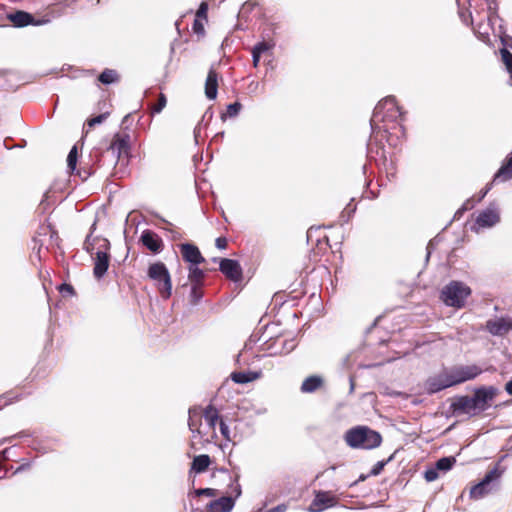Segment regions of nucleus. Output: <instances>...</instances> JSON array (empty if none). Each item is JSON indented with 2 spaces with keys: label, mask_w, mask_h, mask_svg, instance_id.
Here are the masks:
<instances>
[{
  "label": "nucleus",
  "mask_w": 512,
  "mask_h": 512,
  "mask_svg": "<svg viewBox=\"0 0 512 512\" xmlns=\"http://www.w3.org/2000/svg\"><path fill=\"white\" fill-rule=\"evenodd\" d=\"M382 153H385L384 146L381 147Z\"/></svg>",
  "instance_id": "obj_58"
},
{
  "label": "nucleus",
  "mask_w": 512,
  "mask_h": 512,
  "mask_svg": "<svg viewBox=\"0 0 512 512\" xmlns=\"http://www.w3.org/2000/svg\"><path fill=\"white\" fill-rule=\"evenodd\" d=\"M344 440L350 448L372 450L381 445L382 436L368 426L359 425L348 429L344 434Z\"/></svg>",
  "instance_id": "obj_3"
},
{
  "label": "nucleus",
  "mask_w": 512,
  "mask_h": 512,
  "mask_svg": "<svg viewBox=\"0 0 512 512\" xmlns=\"http://www.w3.org/2000/svg\"><path fill=\"white\" fill-rule=\"evenodd\" d=\"M219 269L227 278L234 282L240 281L242 278V268L237 260L221 259Z\"/></svg>",
  "instance_id": "obj_13"
},
{
  "label": "nucleus",
  "mask_w": 512,
  "mask_h": 512,
  "mask_svg": "<svg viewBox=\"0 0 512 512\" xmlns=\"http://www.w3.org/2000/svg\"><path fill=\"white\" fill-rule=\"evenodd\" d=\"M251 54H252V62H253V66L256 68V67H258V65H259L261 55H259V54H257V53H254V52H252V51H251Z\"/></svg>",
  "instance_id": "obj_46"
},
{
  "label": "nucleus",
  "mask_w": 512,
  "mask_h": 512,
  "mask_svg": "<svg viewBox=\"0 0 512 512\" xmlns=\"http://www.w3.org/2000/svg\"><path fill=\"white\" fill-rule=\"evenodd\" d=\"M453 414H465L469 417H474L475 412L473 410L470 396H459L450 405Z\"/></svg>",
  "instance_id": "obj_19"
},
{
  "label": "nucleus",
  "mask_w": 512,
  "mask_h": 512,
  "mask_svg": "<svg viewBox=\"0 0 512 512\" xmlns=\"http://www.w3.org/2000/svg\"><path fill=\"white\" fill-rule=\"evenodd\" d=\"M9 19L15 27H25L28 25L39 26L48 22V20H35L33 15L25 11H16L9 15Z\"/></svg>",
  "instance_id": "obj_15"
},
{
  "label": "nucleus",
  "mask_w": 512,
  "mask_h": 512,
  "mask_svg": "<svg viewBox=\"0 0 512 512\" xmlns=\"http://www.w3.org/2000/svg\"><path fill=\"white\" fill-rule=\"evenodd\" d=\"M109 245V242L104 240L103 246L105 247V250L97 251L94 257L93 275L98 280L106 274L109 268L110 255L107 251L109 249Z\"/></svg>",
  "instance_id": "obj_12"
},
{
  "label": "nucleus",
  "mask_w": 512,
  "mask_h": 512,
  "mask_svg": "<svg viewBox=\"0 0 512 512\" xmlns=\"http://www.w3.org/2000/svg\"><path fill=\"white\" fill-rule=\"evenodd\" d=\"M498 394V389L494 386H480L475 388L473 395L470 396L471 404L475 415L489 409Z\"/></svg>",
  "instance_id": "obj_7"
},
{
  "label": "nucleus",
  "mask_w": 512,
  "mask_h": 512,
  "mask_svg": "<svg viewBox=\"0 0 512 512\" xmlns=\"http://www.w3.org/2000/svg\"><path fill=\"white\" fill-rule=\"evenodd\" d=\"M90 238H91V236L88 235L85 240V249L87 252L92 253V250L94 249V247H93V244L90 243Z\"/></svg>",
  "instance_id": "obj_47"
},
{
  "label": "nucleus",
  "mask_w": 512,
  "mask_h": 512,
  "mask_svg": "<svg viewBox=\"0 0 512 512\" xmlns=\"http://www.w3.org/2000/svg\"><path fill=\"white\" fill-rule=\"evenodd\" d=\"M461 21L472 26L474 34L483 42L489 40L496 19L498 5L496 0H456Z\"/></svg>",
  "instance_id": "obj_2"
},
{
  "label": "nucleus",
  "mask_w": 512,
  "mask_h": 512,
  "mask_svg": "<svg viewBox=\"0 0 512 512\" xmlns=\"http://www.w3.org/2000/svg\"><path fill=\"white\" fill-rule=\"evenodd\" d=\"M130 136L127 134H116L110 144L109 149L113 153H117L118 157L127 154L130 148Z\"/></svg>",
  "instance_id": "obj_20"
},
{
  "label": "nucleus",
  "mask_w": 512,
  "mask_h": 512,
  "mask_svg": "<svg viewBox=\"0 0 512 512\" xmlns=\"http://www.w3.org/2000/svg\"><path fill=\"white\" fill-rule=\"evenodd\" d=\"M210 462V457L206 454L195 456L192 461V470L196 473H202L207 470Z\"/></svg>",
  "instance_id": "obj_28"
},
{
  "label": "nucleus",
  "mask_w": 512,
  "mask_h": 512,
  "mask_svg": "<svg viewBox=\"0 0 512 512\" xmlns=\"http://www.w3.org/2000/svg\"><path fill=\"white\" fill-rule=\"evenodd\" d=\"M483 373V369L476 365H456L449 369L454 386L476 379Z\"/></svg>",
  "instance_id": "obj_8"
},
{
  "label": "nucleus",
  "mask_w": 512,
  "mask_h": 512,
  "mask_svg": "<svg viewBox=\"0 0 512 512\" xmlns=\"http://www.w3.org/2000/svg\"><path fill=\"white\" fill-rule=\"evenodd\" d=\"M438 476V469H436V466L434 468L427 469L424 473V477L427 482L435 481Z\"/></svg>",
  "instance_id": "obj_38"
},
{
  "label": "nucleus",
  "mask_w": 512,
  "mask_h": 512,
  "mask_svg": "<svg viewBox=\"0 0 512 512\" xmlns=\"http://www.w3.org/2000/svg\"><path fill=\"white\" fill-rule=\"evenodd\" d=\"M199 264L189 266L188 279L191 284H203L205 273L198 267Z\"/></svg>",
  "instance_id": "obj_29"
},
{
  "label": "nucleus",
  "mask_w": 512,
  "mask_h": 512,
  "mask_svg": "<svg viewBox=\"0 0 512 512\" xmlns=\"http://www.w3.org/2000/svg\"><path fill=\"white\" fill-rule=\"evenodd\" d=\"M424 386L426 392L430 395L454 386V384L452 383L451 376L449 374V369H445L441 373L429 377L425 381Z\"/></svg>",
  "instance_id": "obj_10"
},
{
  "label": "nucleus",
  "mask_w": 512,
  "mask_h": 512,
  "mask_svg": "<svg viewBox=\"0 0 512 512\" xmlns=\"http://www.w3.org/2000/svg\"><path fill=\"white\" fill-rule=\"evenodd\" d=\"M147 276L154 281L161 297L167 300L172 295V281L168 268L163 262H154L149 265Z\"/></svg>",
  "instance_id": "obj_6"
},
{
  "label": "nucleus",
  "mask_w": 512,
  "mask_h": 512,
  "mask_svg": "<svg viewBox=\"0 0 512 512\" xmlns=\"http://www.w3.org/2000/svg\"><path fill=\"white\" fill-rule=\"evenodd\" d=\"M166 103H167L166 96L163 93H161L159 95L158 102L152 107V113L153 114L160 113L166 106Z\"/></svg>",
  "instance_id": "obj_37"
},
{
  "label": "nucleus",
  "mask_w": 512,
  "mask_h": 512,
  "mask_svg": "<svg viewBox=\"0 0 512 512\" xmlns=\"http://www.w3.org/2000/svg\"><path fill=\"white\" fill-rule=\"evenodd\" d=\"M272 47H273V45H271L265 41H262V42H258L257 44H255L253 46L252 52L262 55L263 53L272 49Z\"/></svg>",
  "instance_id": "obj_35"
},
{
  "label": "nucleus",
  "mask_w": 512,
  "mask_h": 512,
  "mask_svg": "<svg viewBox=\"0 0 512 512\" xmlns=\"http://www.w3.org/2000/svg\"><path fill=\"white\" fill-rule=\"evenodd\" d=\"M180 250L184 261L190 263V265L201 264L205 262L200 250L197 246L190 243H184L180 245Z\"/></svg>",
  "instance_id": "obj_18"
},
{
  "label": "nucleus",
  "mask_w": 512,
  "mask_h": 512,
  "mask_svg": "<svg viewBox=\"0 0 512 512\" xmlns=\"http://www.w3.org/2000/svg\"><path fill=\"white\" fill-rule=\"evenodd\" d=\"M501 44V60L505 66L506 72L509 74L510 80H512V53L509 50L512 48V38L508 35L501 36Z\"/></svg>",
  "instance_id": "obj_17"
},
{
  "label": "nucleus",
  "mask_w": 512,
  "mask_h": 512,
  "mask_svg": "<svg viewBox=\"0 0 512 512\" xmlns=\"http://www.w3.org/2000/svg\"><path fill=\"white\" fill-rule=\"evenodd\" d=\"M77 159H78L77 147L73 146L67 156V167L71 171H74L76 169Z\"/></svg>",
  "instance_id": "obj_33"
},
{
  "label": "nucleus",
  "mask_w": 512,
  "mask_h": 512,
  "mask_svg": "<svg viewBox=\"0 0 512 512\" xmlns=\"http://www.w3.org/2000/svg\"><path fill=\"white\" fill-rule=\"evenodd\" d=\"M255 3H252V2H245L243 5H242V8L240 10V14L242 13H245L246 11H250L253 7H254Z\"/></svg>",
  "instance_id": "obj_45"
},
{
  "label": "nucleus",
  "mask_w": 512,
  "mask_h": 512,
  "mask_svg": "<svg viewBox=\"0 0 512 512\" xmlns=\"http://www.w3.org/2000/svg\"><path fill=\"white\" fill-rule=\"evenodd\" d=\"M323 385V379L318 375H311L304 379L300 390L302 393H313Z\"/></svg>",
  "instance_id": "obj_23"
},
{
  "label": "nucleus",
  "mask_w": 512,
  "mask_h": 512,
  "mask_svg": "<svg viewBox=\"0 0 512 512\" xmlns=\"http://www.w3.org/2000/svg\"><path fill=\"white\" fill-rule=\"evenodd\" d=\"M470 202H471V201H470V200H468V201H467V203H466V204H465L461 209H459V210L456 212V215H457V214L462 213L463 211H465V210H467V209H469L468 204H469Z\"/></svg>",
  "instance_id": "obj_55"
},
{
  "label": "nucleus",
  "mask_w": 512,
  "mask_h": 512,
  "mask_svg": "<svg viewBox=\"0 0 512 512\" xmlns=\"http://www.w3.org/2000/svg\"><path fill=\"white\" fill-rule=\"evenodd\" d=\"M505 390L509 395H512V379L506 383Z\"/></svg>",
  "instance_id": "obj_53"
},
{
  "label": "nucleus",
  "mask_w": 512,
  "mask_h": 512,
  "mask_svg": "<svg viewBox=\"0 0 512 512\" xmlns=\"http://www.w3.org/2000/svg\"><path fill=\"white\" fill-rule=\"evenodd\" d=\"M218 78L215 70L210 69L205 83V95L208 99L214 100L217 96Z\"/></svg>",
  "instance_id": "obj_22"
},
{
  "label": "nucleus",
  "mask_w": 512,
  "mask_h": 512,
  "mask_svg": "<svg viewBox=\"0 0 512 512\" xmlns=\"http://www.w3.org/2000/svg\"><path fill=\"white\" fill-rule=\"evenodd\" d=\"M456 463V459L453 456L442 457L436 461L435 466L439 471L447 472L452 469L453 465Z\"/></svg>",
  "instance_id": "obj_31"
},
{
  "label": "nucleus",
  "mask_w": 512,
  "mask_h": 512,
  "mask_svg": "<svg viewBox=\"0 0 512 512\" xmlns=\"http://www.w3.org/2000/svg\"><path fill=\"white\" fill-rule=\"evenodd\" d=\"M196 495L198 496H208V497H214L216 496V490L212 488H200L195 491Z\"/></svg>",
  "instance_id": "obj_40"
},
{
  "label": "nucleus",
  "mask_w": 512,
  "mask_h": 512,
  "mask_svg": "<svg viewBox=\"0 0 512 512\" xmlns=\"http://www.w3.org/2000/svg\"><path fill=\"white\" fill-rule=\"evenodd\" d=\"M486 330L493 336H503L512 330V320L503 317L488 320Z\"/></svg>",
  "instance_id": "obj_14"
},
{
  "label": "nucleus",
  "mask_w": 512,
  "mask_h": 512,
  "mask_svg": "<svg viewBox=\"0 0 512 512\" xmlns=\"http://www.w3.org/2000/svg\"><path fill=\"white\" fill-rule=\"evenodd\" d=\"M512 178V156L501 165L493 177V182H506Z\"/></svg>",
  "instance_id": "obj_24"
},
{
  "label": "nucleus",
  "mask_w": 512,
  "mask_h": 512,
  "mask_svg": "<svg viewBox=\"0 0 512 512\" xmlns=\"http://www.w3.org/2000/svg\"><path fill=\"white\" fill-rule=\"evenodd\" d=\"M426 249H427L426 261H428V260H429L430 255H431V252H432V250L434 249V243H433V241H430V242L428 243V245H427V248H426Z\"/></svg>",
  "instance_id": "obj_50"
},
{
  "label": "nucleus",
  "mask_w": 512,
  "mask_h": 512,
  "mask_svg": "<svg viewBox=\"0 0 512 512\" xmlns=\"http://www.w3.org/2000/svg\"><path fill=\"white\" fill-rule=\"evenodd\" d=\"M219 427H220V433L221 435L227 440V441H231V437H230V430H229V427L228 425L222 420L220 419L219 421Z\"/></svg>",
  "instance_id": "obj_39"
},
{
  "label": "nucleus",
  "mask_w": 512,
  "mask_h": 512,
  "mask_svg": "<svg viewBox=\"0 0 512 512\" xmlns=\"http://www.w3.org/2000/svg\"><path fill=\"white\" fill-rule=\"evenodd\" d=\"M31 467V463L30 462H26V463H23L22 465H20L17 469H16V473L17 472H21V471H24L26 469H29Z\"/></svg>",
  "instance_id": "obj_51"
},
{
  "label": "nucleus",
  "mask_w": 512,
  "mask_h": 512,
  "mask_svg": "<svg viewBox=\"0 0 512 512\" xmlns=\"http://www.w3.org/2000/svg\"><path fill=\"white\" fill-rule=\"evenodd\" d=\"M234 499L224 496L216 500H212L207 508L210 512H230L234 507Z\"/></svg>",
  "instance_id": "obj_21"
},
{
  "label": "nucleus",
  "mask_w": 512,
  "mask_h": 512,
  "mask_svg": "<svg viewBox=\"0 0 512 512\" xmlns=\"http://www.w3.org/2000/svg\"><path fill=\"white\" fill-rule=\"evenodd\" d=\"M260 372H233L231 374V379L238 384H246L252 382L260 377Z\"/></svg>",
  "instance_id": "obj_26"
},
{
  "label": "nucleus",
  "mask_w": 512,
  "mask_h": 512,
  "mask_svg": "<svg viewBox=\"0 0 512 512\" xmlns=\"http://www.w3.org/2000/svg\"><path fill=\"white\" fill-rule=\"evenodd\" d=\"M394 458V454H392L388 459L386 460H382V461H378L372 468L371 470V474L372 475H378L381 473V471L383 470V468L385 467L386 464H388L390 461H392Z\"/></svg>",
  "instance_id": "obj_36"
},
{
  "label": "nucleus",
  "mask_w": 512,
  "mask_h": 512,
  "mask_svg": "<svg viewBox=\"0 0 512 512\" xmlns=\"http://www.w3.org/2000/svg\"><path fill=\"white\" fill-rule=\"evenodd\" d=\"M264 412H265V410H263V411L259 410L257 413L260 414V413H264Z\"/></svg>",
  "instance_id": "obj_59"
},
{
  "label": "nucleus",
  "mask_w": 512,
  "mask_h": 512,
  "mask_svg": "<svg viewBox=\"0 0 512 512\" xmlns=\"http://www.w3.org/2000/svg\"><path fill=\"white\" fill-rule=\"evenodd\" d=\"M59 291L63 296L74 295V288L70 284L63 283L59 287Z\"/></svg>",
  "instance_id": "obj_41"
},
{
  "label": "nucleus",
  "mask_w": 512,
  "mask_h": 512,
  "mask_svg": "<svg viewBox=\"0 0 512 512\" xmlns=\"http://www.w3.org/2000/svg\"><path fill=\"white\" fill-rule=\"evenodd\" d=\"M354 380L352 378H350V393H352L354 391Z\"/></svg>",
  "instance_id": "obj_56"
},
{
  "label": "nucleus",
  "mask_w": 512,
  "mask_h": 512,
  "mask_svg": "<svg viewBox=\"0 0 512 512\" xmlns=\"http://www.w3.org/2000/svg\"><path fill=\"white\" fill-rule=\"evenodd\" d=\"M242 108V105L239 102L231 103L227 106L226 113L222 115V119H225V117H236L240 110Z\"/></svg>",
  "instance_id": "obj_34"
},
{
  "label": "nucleus",
  "mask_w": 512,
  "mask_h": 512,
  "mask_svg": "<svg viewBox=\"0 0 512 512\" xmlns=\"http://www.w3.org/2000/svg\"><path fill=\"white\" fill-rule=\"evenodd\" d=\"M234 492H235V497H239L241 495V486L240 484L238 483V479L236 478L235 479V486H234Z\"/></svg>",
  "instance_id": "obj_49"
},
{
  "label": "nucleus",
  "mask_w": 512,
  "mask_h": 512,
  "mask_svg": "<svg viewBox=\"0 0 512 512\" xmlns=\"http://www.w3.org/2000/svg\"><path fill=\"white\" fill-rule=\"evenodd\" d=\"M208 4L206 2H202L196 12V16L198 18H207Z\"/></svg>",
  "instance_id": "obj_43"
},
{
  "label": "nucleus",
  "mask_w": 512,
  "mask_h": 512,
  "mask_svg": "<svg viewBox=\"0 0 512 512\" xmlns=\"http://www.w3.org/2000/svg\"><path fill=\"white\" fill-rule=\"evenodd\" d=\"M203 417L208 424V426L214 430L218 421H220V416L218 410L213 405H208L203 411Z\"/></svg>",
  "instance_id": "obj_27"
},
{
  "label": "nucleus",
  "mask_w": 512,
  "mask_h": 512,
  "mask_svg": "<svg viewBox=\"0 0 512 512\" xmlns=\"http://www.w3.org/2000/svg\"><path fill=\"white\" fill-rule=\"evenodd\" d=\"M337 497L331 491H315L314 499L308 507L309 512H322L328 508L336 506Z\"/></svg>",
  "instance_id": "obj_11"
},
{
  "label": "nucleus",
  "mask_w": 512,
  "mask_h": 512,
  "mask_svg": "<svg viewBox=\"0 0 512 512\" xmlns=\"http://www.w3.org/2000/svg\"><path fill=\"white\" fill-rule=\"evenodd\" d=\"M203 284H191L190 290V303L196 305L203 297V292L201 290Z\"/></svg>",
  "instance_id": "obj_32"
},
{
  "label": "nucleus",
  "mask_w": 512,
  "mask_h": 512,
  "mask_svg": "<svg viewBox=\"0 0 512 512\" xmlns=\"http://www.w3.org/2000/svg\"><path fill=\"white\" fill-rule=\"evenodd\" d=\"M356 210V206H351V204H348L347 207L344 209V211L342 212V215L344 214V212H349V213H354Z\"/></svg>",
  "instance_id": "obj_54"
},
{
  "label": "nucleus",
  "mask_w": 512,
  "mask_h": 512,
  "mask_svg": "<svg viewBox=\"0 0 512 512\" xmlns=\"http://www.w3.org/2000/svg\"><path fill=\"white\" fill-rule=\"evenodd\" d=\"M493 183V181L491 183H488L486 187L481 191L480 199L484 198L486 194L491 190Z\"/></svg>",
  "instance_id": "obj_48"
},
{
  "label": "nucleus",
  "mask_w": 512,
  "mask_h": 512,
  "mask_svg": "<svg viewBox=\"0 0 512 512\" xmlns=\"http://www.w3.org/2000/svg\"><path fill=\"white\" fill-rule=\"evenodd\" d=\"M98 80L105 85H109L119 81V75L116 70L106 68L98 76Z\"/></svg>",
  "instance_id": "obj_30"
},
{
  "label": "nucleus",
  "mask_w": 512,
  "mask_h": 512,
  "mask_svg": "<svg viewBox=\"0 0 512 512\" xmlns=\"http://www.w3.org/2000/svg\"><path fill=\"white\" fill-rule=\"evenodd\" d=\"M471 293V288L465 283L451 281L442 289L440 298L446 306L461 309Z\"/></svg>",
  "instance_id": "obj_5"
},
{
  "label": "nucleus",
  "mask_w": 512,
  "mask_h": 512,
  "mask_svg": "<svg viewBox=\"0 0 512 512\" xmlns=\"http://www.w3.org/2000/svg\"><path fill=\"white\" fill-rule=\"evenodd\" d=\"M193 28H194V31L197 32V33L203 31L202 24L199 23L197 20L194 21Z\"/></svg>",
  "instance_id": "obj_52"
},
{
  "label": "nucleus",
  "mask_w": 512,
  "mask_h": 512,
  "mask_svg": "<svg viewBox=\"0 0 512 512\" xmlns=\"http://www.w3.org/2000/svg\"><path fill=\"white\" fill-rule=\"evenodd\" d=\"M403 113L395 97L388 96L378 102L370 119L371 136L367 144L368 151L373 150V142L385 140L389 146L396 147L404 136Z\"/></svg>",
  "instance_id": "obj_1"
},
{
  "label": "nucleus",
  "mask_w": 512,
  "mask_h": 512,
  "mask_svg": "<svg viewBox=\"0 0 512 512\" xmlns=\"http://www.w3.org/2000/svg\"><path fill=\"white\" fill-rule=\"evenodd\" d=\"M382 153H385L384 146L381 147Z\"/></svg>",
  "instance_id": "obj_57"
},
{
  "label": "nucleus",
  "mask_w": 512,
  "mask_h": 512,
  "mask_svg": "<svg viewBox=\"0 0 512 512\" xmlns=\"http://www.w3.org/2000/svg\"><path fill=\"white\" fill-rule=\"evenodd\" d=\"M504 471L505 468L500 467V464L497 463L479 483L471 487L469 497L473 500H480L497 491Z\"/></svg>",
  "instance_id": "obj_4"
},
{
  "label": "nucleus",
  "mask_w": 512,
  "mask_h": 512,
  "mask_svg": "<svg viewBox=\"0 0 512 512\" xmlns=\"http://www.w3.org/2000/svg\"><path fill=\"white\" fill-rule=\"evenodd\" d=\"M215 245L218 249H225L227 247V239L225 237H218Z\"/></svg>",
  "instance_id": "obj_44"
},
{
  "label": "nucleus",
  "mask_w": 512,
  "mask_h": 512,
  "mask_svg": "<svg viewBox=\"0 0 512 512\" xmlns=\"http://www.w3.org/2000/svg\"><path fill=\"white\" fill-rule=\"evenodd\" d=\"M500 222V212L496 205H490L479 212L472 230L478 232L483 228H491Z\"/></svg>",
  "instance_id": "obj_9"
},
{
  "label": "nucleus",
  "mask_w": 512,
  "mask_h": 512,
  "mask_svg": "<svg viewBox=\"0 0 512 512\" xmlns=\"http://www.w3.org/2000/svg\"><path fill=\"white\" fill-rule=\"evenodd\" d=\"M201 411L198 407H193L189 409V419H188V426L189 430L193 433V436L200 435V419H201Z\"/></svg>",
  "instance_id": "obj_25"
},
{
  "label": "nucleus",
  "mask_w": 512,
  "mask_h": 512,
  "mask_svg": "<svg viewBox=\"0 0 512 512\" xmlns=\"http://www.w3.org/2000/svg\"><path fill=\"white\" fill-rule=\"evenodd\" d=\"M106 117H107L106 113L100 114V115H98L96 117H93V118L89 119L87 124H88L89 127H93L96 124L102 123L106 119Z\"/></svg>",
  "instance_id": "obj_42"
},
{
  "label": "nucleus",
  "mask_w": 512,
  "mask_h": 512,
  "mask_svg": "<svg viewBox=\"0 0 512 512\" xmlns=\"http://www.w3.org/2000/svg\"><path fill=\"white\" fill-rule=\"evenodd\" d=\"M140 240L148 250L155 254L161 252L163 249L162 239L155 232L149 229L142 232Z\"/></svg>",
  "instance_id": "obj_16"
}]
</instances>
